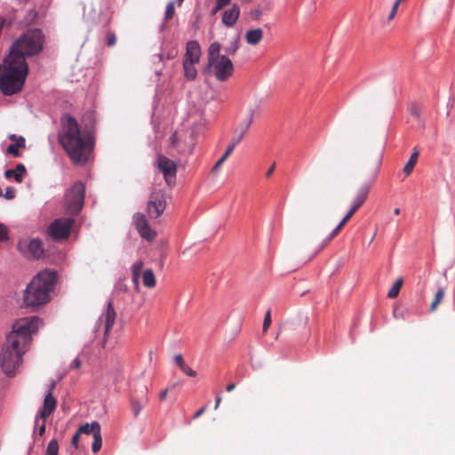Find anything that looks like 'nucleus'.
I'll return each mask as SVG.
<instances>
[{
	"label": "nucleus",
	"mask_w": 455,
	"mask_h": 455,
	"mask_svg": "<svg viewBox=\"0 0 455 455\" xmlns=\"http://www.w3.org/2000/svg\"><path fill=\"white\" fill-rule=\"evenodd\" d=\"M78 431L79 433L84 435L92 434V436H94L95 433L100 432V425L97 421H93L92 423H85L79 427Z\"/></svg>",
	"instance_id": "412c9836"
},
{
	"label": "nucleus",
	"mask_w": 455,
	"mask_h": 455,
	"mask_svg": "<svg viewBox=\"0 0 455 455\" xmlns=\"http://www.w3.org/2000/svg\"><path fill=\"white\" fill-rule=\"evenodd\" d=\"M308 321H309V319L307 316H300V317L297 318L291 323L293 330H299L300 328L306 329L308 324Z\"/></svg>",
	"instance_id": "473e14b6"
},
{
	"label": "nucleus",
	"mask_w": 455,
	"mask_h": 455,
	"mask_svg": "<svg viewBox=\"0 0 455 455\" xmlns=\"http://www.w3.org/2000/svg\"><path fill=\"white\" fill-rule=\"evenodd\" d=\"M170 140H171V145L173 148H178V150L180 152H181V153H188V154L192 153V150H193V147L192 146H190L188 148H186L184 147H180V137H179L177 132L172 134V136L171 137Z\"/></svg>",
	"instance_id": "c85d7f7f"
},
{
	"label": "nucleus",
	"mask_w": 455,
	"mask_h": 455,
	"mask_svg": "<svg viewBox=\"0 0 455 455\" xmlns=\"http://www.w3.org/2000/svg\"><path fill=\"white\" fill-rule=\"evenodd\" d=\"M116 37L115 34L109 33L107 37V44L108 46H114L116 44Z\"/></svg>",
	"instance_id": "09e8293b"
},
{
	"label": "nucleus",
	"mask_w": 455,
	"mask_h": 455,
	"mask_svg": "<svg viewBox=\"0 0 455 455\" xmlns=\"http://www.w3.org/2000/svg\"><path fill=\"white\" fill-rule=\"evenodd\" d=\"M263 38V30L261 28H255L248 30L245 34V40L251 45L258 44Z\"/></svg>",
	"instance_id": "aec40b11"
},
{
	"label": "nucleus",
	"mask_w": 455,
	"mask_h": 455,
	"mask_svg": "<svg viewBox=\"0 0 455 455\" xmlns=\"http://www.w3.org/2000/svg\"><path fill=\"white\" fill-rule=\"evenodd\" d=\"M231 0H217L213 12H217L218 11L224 8L226 5L229 4Z\"/></svg>",
	"instance_id": "37998d69"
},
{
	"label": "nucleus",
	"mask_w": 455,
	"mask_h": 455,
	"mask_svg": "<svg viewBox=\"0 0 455 455\" xmlns=\"http://www.w3.org/2000/svg\"><path fill=\"white\" fill-rule=\"evenodd\" d=\"M142 267L143 262L141 260L136 261L132 267V283H134L136 289L139 288V279Z\"/></svg>",
	"instance_id": "b1692460"
},
{
	"label": "nucleus",
	"mask_w": 455,
	"mask_h": 455,
	"mask_svg": "<svg viewBox=\"0 0 455 455\" xmlns=\"http://www.w3.org/2000/svg\"><path fill=\"white\" fill-rule=\"evenodd\" d=\"M240 15V7L237 4H234L230 9L226 10L222 15V22L226 27H233Z\"/></svg>",
	"instance_id": "4468645a"
},
{
	"label": "nucleus",
	"mask_w": 455,
	"mask_h": 455,
	"mask_svg": "<svg viewBox=\"0 0 455 455\" xmlns=\"http://www.w3.org/2000/svg\"><path fill=\"white\" fill-rule=\"evenodd\" d=\"M80 435H82L81 433H79V431L77 430V432L73 435L72 437V440H71V443L72 445H74L76 448H77L78 446V442H79V436Z\"/></svg>",
	"instance_id": "3c124183"
},
{
	"label": "nucleus",
	"mask_w": 455,
	"mask_h": 455,
	"mask_svg": "<svg viewBox=\"0 0 455 455\" xmlns=\"http://www.w3.org/2000/svg\"><path fill=\"white\" fill-rule=\"evenodd\" d=\"M157 167L163 172L164 180L169 186L175 183L177 165L164 156H159L157 158Z\"/></svg>",
	"instance_id": "1a4fd4ad"
},
{
	"label": "nucleus",
	"mask_w": 455,
	"mask_h": 455,
	"mask_svg": "<svg viewBox=\"0 0 455 455\" xmlns=\"http://www.w3.org/2000/svg\"><path fill=\"white\" fill-rule=\"evenodd\" d=\"M184 0H178L179 4L180 5Z\"/></svg>",
	"instance_id": "774afa93"
},
{
	"label": "nucleus",
	"mask_w": 455,
	"mask_h": 455,
	"mask_svg": "<svg viewBox=\"0 0 455 455\" xmlns=\"http://www.w3.org/2000/svg\"><path fill=\"white\" fill-rule=\"evenodd\" d=\"M57 272L52 269H44L37 273L30 281V311L48 303L50 294L53 291L57 283Z\"/></svg>",
	"instance_id": "20e7f679"
},
{
	"label": "nucleus",
	"mask_w": 455,
	"mask_h": 455,
	"mask_svg": "<svg viewBox=\"0 0 455 455\" xmlns=\"http://www.w3.org/2000/svg\"><path fill=\"white\" fill-rule=\"evenodd\" d=\"M101 445H102L101 433L100 432L95 433L94 436H93V443L92 445V452L93 453L99 452L100 450L101 449Z\"/></svg>",
	"instance_id": "72a5a7b5"
},
{
	"label": "nucleus",
	"mask_w": 455,
	"mask_h": 455,
	"mask_svg": "<svg viewBox=\"0 0 455 455\" xmlns=\"http://www.w3.org/2000/svg\"><path fill=\"white\" fill-rule=\"evenodd\" d=\"M8 239V228L3 223H0V242L6 241Z\"/></svg>",
	"instance_id": "79ce46f5"
},
{
	"label": "nucleus",
	"mask_w": 455,
	"mask_h": 455,
	"mask_svg": "<svg viewBox=\"0 0 455 455\" xmlns=\"http://www.w3.org/2000/svg\"><path fill=\"white\" fill-rule=\"evenodd\" d=\"M403 285V278H398L388 291L387 297L390 299H395L398 296L400 289Z\"/></svg>",
	"instance_id": "c756f323"
},
{
	"label": "nucleus",
	"mask_w": 455,
	"mask_h": 455,
	"mask_svg": "<svg viewBox=\"0 0 455 455\" xmlns=\"http://www.w3.org/2000/svg\"><path fill=\"white\" fill-rule=\"evenodd\" d=\"M30 256L37 259L44 258L45 250L39 239L30 240Z\"/></svg>",
	"instance_id": "6ab92c4d"
},
{
	"label": "nucleus",
	"mask_w": 455,
	"mask_h": 455,
	"mask_svg": "<svg viewBox=\"0 0 455 455\" xmlns=\"http://www.w3.org/2000/svg\"><path fill=\"white\" fill-rule=\"evenodd\" d=\"M221 45L219 42L210 44L207 52L206 71L220 82L228 80L234 73V65L226 55L220 54Z\"/></svg>",
	"instance_id": "39448f33"
},
{
	"label": "nucleus",
	"mask_w": 455,
	"mask_h": 455,
	"mask_svg": "<svg viewBox=\"0 0 455 455\" xmlns=\"http://www.w3.org/2000/svg\"><path fill=\"white\" fill-rule=\"evenodd\" d=\"M84 185L76 182L66 194V208L69 214H77L84 206Z\"/></svg>",
	"instance_id": "423d86ee"
},
{
	"label": "nucleus",
	"mask_w": 455,
	"mask_h": 455,
	"mask_svg": "<svg viewBox=\"0 0 455 455\" xmlns=\"http://www.w3.org/2000/svg\"><path fill=\"white\" fill-rule=\"evenodd\" d=\"M4 197L6 199H12L14 197V191L12 188H8L5 191Z\"/></svg>",
	"instance_id": "864d4df0"
},
{
	"label": "nucleus",
	"mask_w": 455,
	"mask_h": 455,
	"mask_svg": "<svg viewBox=\"0 0 455 455\" xmlns=\"http://www.w3.org/2000/svg\"><path fill=\"white\" fill-rule=\"evenodd\" d=\"M56 407V399L53 397L52 392H49L44 401L43 408L40 411V416L42 419H46Z\"/></svg>",
	"instance_id": "dca6fc26"
},
{
	"label": "nucleus",
	"mask_w": 455,
	"mask_h": 455,
	"mask_svg": "<svg viewBox=\"0 0 455 455\" xmlns=\"http://www.w3.org/2000/svg\"><path fill=\"white\" fill-rule=\"evenodd\" d=\"M174 361L176 364L180 367V369L185 364L184 359L181 355H176L174 356Z\"/></svg>",
	"instance_id": "8fccbe9b"
},
{
	"label": "nucleus",
	"mask_w": 455,
	"mask_h": 455,
	"mask_svg": "<svg viewBox=\"0 0 455 455\" xmlns=\"http://www.w3.org/2000/svg\"><path fill=\"white\" fill-rule=\"evenodd\" d=\"M238 50V42L235 41L230 46L225 49L228 54H235Z\"/></svg>",
	"instance_id": "de8ad7c7"
},
{
	"label": "nucleus",
	"mask_w": 455,
	"mask_h": 455,
	"mask_svg": "<svg viewBox=\"0 0 455 455\" xmlns=\"http://www.w3.org/2000/svg\"><path fill=\"white\" fill-rule=\"evenodd\" d=\"M408 110H409L411 116L415 117L417 120H419L421 108L418 104L411 103L408 107Z\"/></svg>",
	"instance_id": "f704fd0d"
},
{
	"label": "nucleus",
	"mask_w": 455,
	"mask_h": 455,
	"mask_svg": "<svg viewBox=\"0 0 455 455\" xmlns=\"http://www.w3.org/2000/svg\"><path fill=\"white\" fill-rule=\"evenodd\" d=\"M168 392H169V390H168V388H166L159 394V398L161 401H164L166 399Z\"/></svg>",
	"instance_id": "052dcab7"
},
{
	"label": "nucleus",
	"mask_w": 455,
	"mask_h": 455,
	"mask_svg": "<svg viewBox=\"0 0 455 455\" xmlns=\"http://www.w3.org/2000/svg\"><path fill=\"white\" fill-rule=\"evenodd\" d=\"M275 164H273L269 167V169L267 170V173H266L267 178H269V177L273 174V172H274V171H275Z\"/></svg>",
	"instance_id": "680f3d73"
},
{
	"label": "nucleus",
	"mask_w": 455,
	"mask_h": 455,
	"mask_svg": "<svg viewBox=\"0 0 455 455\" xmlns=\"http://www.w3.org/2000/svg\"><path fill=\"white\" fill-rule=\"evenodd\" d=\"M360 207H361V206L357 205L356 204H355V203L353 202V203H352V205H351V207H350V209H349V211H348V212H349L352 215H354V214L356 212V211H357Z\"/></svg>",
	"instance_id": "13d9d810"
},
{
	"label": "nucleus",
	"mask_w": 455,
	"mask_h": 455,
	"mask_svg": "<svg viewBox=\"0 0 455 455\" xmlns=\"http://www.w3.org/2000/svg\"><path fill=\"white\" fill-rule=\"evenodd\" d=\"M18 250L26 256L28 253V244L27 242H19L17 244Z\"/></svg>",
	"instance_id": "c03bdc74"
},
{
	"label": "nucleus",
	"mask_w": 455,
	"mask_h": 455,
	"mask_svg": "<svg viewBox=\"0 0 455 455\" xmlns=\"http://www.w3.org/2000/svg\"><path fill=\"white\" fill-rule=\"evenodd\" d=\"M136 228L141 237L148 242L153 241L156 236V233L149 227L144 215H139L136 218Z\"/></svg>",
	"instance_id": "9b49d317"
},
{
	"label": "nucleus",
	"mask_w": 455,
	"mask_h": 455,
	"mask_svg": "<svg viewBox=\"0 0 455 455\" xmlns=\"http://www.w3.org/2000/svg\"><path fill=\"white\" fill-rule=\"evenodd\" d=\"M73 225V218L56 219L49 226L47 233L54 241L64 240L68 238Z\"/></svg>",
	"instance_id": "0eeeda50"
},
{
	"label": "nucleus",
	"mask_w": 455,
	"mask_h": 455,
	"mask_svg": "<svg viewBox=\"0 0 455 455\" xmlns=\"http://www.w3.org/2000/svg\"><path fill=\"white\" fill-rule=\"evenodd\" d=\"M418 158H419V152L414 151L411 155L409 161L404 165L403 170L406 176H409L412 172V171L418 162Z\"/></svg>",
	"instance_id": "bb28decb"
},
{
	"label": "nucleus",
	"mask_w": 455,
	"mask_h": 455,
	"mask_svg": "<svg viewBox=\"0 0 455 455\" xmlns=\"http://www.w3.org/2000/svg\"><path fill=\"white\" fill-rule=\"evenodd\" d=\"M352 216L353 215L349 212H347L343 218H345L347 220H349L352 218Z\"/></svg>",
	"instance_id": "69168bd1"
},
{
	"label": "nucleus",
	"mask_w": 455,
	"mask_h": 455,
	"mask_svg": "<svg viewBox=\"0 0 455 455\" xmlns=\"http://www.w3.org/2000/svg\"><path fill=\"white\" fill-rule=\"evenodd\" d=\"M270 324H271V311L268 309L265 314V317H264V321H263L262 330H263L264 333L267 332Z\"/></svg>",
	"instance_id": "a19ab883"
},
{
	"label": "nucleus",
	"mask_w": 455,
	"mask_h": 455,
	"mask_svg": "<svg viewBox=\"0 0 455 455\" xmlns=\"http://www.w3.org/2000/svg\"><path fill=\"white\" fill-rule=\"evenodd\" d=\"M201 56L200 45L196 41H189L187 44L186 54L183 61L198 63Z\"/></svg>",
	"instance_id": "ddd939ff"
},
{
	"label": "nucleus",
	"mask_w": 455,
	"mask_h": 455,
	"mask_svg": "<svg viewBox=\"0 0 455 455\" xmlns=\"http://www.w3.org/2000/svg\"><path fill=\"white\" fill-rule=\"evenodd\" d=\"M445 295V291L443 288H439L435 292L434 299L430 304V311L434 312L437 309L439 304L443 301Z\"/></svg>",
	"instance_id": "cd10ccee"
},
{
	"label": "nucleus",
	"mask_w": 455,
	"mask_h": 455,
	"mask_svg": "<svg viewBox=\"0 0 455 455\" xmlns=\"http://www.w3.org/2000/svg\"><path fill=\"white\" fill-rule=\"evenodd\" d=\"M195 64L196 63H192L189 61H183L184 75L186 78L188 80H194L197 76V71L195 67Z\"/></svg>",
	"instance_id": "a878e982"
},
{
	"label": "nucleus",
	"mask_w": 455,
	"mask_h": 455,
	"mask_svg": "<svg viewBox=\"0 0 455 455\" xmlns=\"http://www.w3.org/2000/svg\"><path fill=\"white\" fill-rule=\"evenodd\" d=\"M28 284H27V286H26V288L24 290V305L26 307L28 306Z\"/></svg>",
	"instance_id": "6e6d98bb"
},
{
	"label": "nucleus",
	"mask_w": 455,
	"mask_h": 455,
	"mask_svg": "<svg viewBox=\"0 0 455 455\" xmlns=\"http://www.w3.org/2000/svg\"><path fill=\"white\" fill-rule=\"evenodd\" d=\"M206 411V407L205 406H203L202 408H200L194 415L193 419H197L199 418L203 413H204V411Z\"/></svg>",
	"instance_id": "bf43d9fd"
},
{
	"label": "nucleus",
	"mask_w": 455,
	"mask_h": 455,
	"mask_svg": "<svg viewBox=\"0 0 455 455\" xmlns=\"http://www.w3.org/2000/svg\"><path fill=\"white\" fill-rule=\"evenodd\" d=\"M52 0H42V3L38 8L37 11L35 12V18L39 17L40 15L44 14L47 9V7L50 5Z\"/></svg>",
	"instance_id": "58836bf2"
},
{
	"label": "nucleus",
	"mask_w": 455,
	"mask_h": 455,
	"mask_svg": "<svg viewBox=\"0 0 455 455\" xmlns=\"http://www.w3.org/2000/svg\"><path fill=\"white\" fill-rule=\"evenodd\" d=\"M360 207H361V206L357 205L356 204H355V203L353 202V203H352V205H351V207H350V209H349V211H348V212H349L352 215H354V214L356 212V211H357Z\"/></svg>",
	"instance_id": "4d7b16f0"
},
{
	"label": "nucleus",
	"mask_w": 455,
	"mask_h": 455,
	"mask_svg": "<svg viewBox=\"0 0 455 455\" xmlns=\"http://www.w3.org/2000/svg\"><path fill=\"white\" fill-rule=\"evenodd\" d=\"M10 139L15 141L13 144L8 146L6 151L8 154L12 155L13 156H19V148H24L26 147V140L24 137L16 138L15 135H11Z\"/></svg>",
	"instance_id": "f3484780"
},
{
	"label": "nucleus",
	"mask_w": 455,
	"mask_h": 455,
	"mask_svg": "<svg viewBox=\"0 0 455 455\" xmlns=\"http://www.w3.org/2000/svg\"><path fill=\"white\" fill-rule=\"evenodd\" d=\"M252 123V116H251L248 120L242 123L235 132V134L231 140V142L228 146L226 152L222 156L223 158L227 159L234 151L236 145H238L241 140L243 139L244 135L248 132L251 124Z\"/></svg>",
	"instance_id": "9d476101"
},
{
	"label": "nucleus",
	"mask_w": 455,
	"mask_h": 455,
	"mask_svg": "<svg viewBox=\"0 0 455 455\" xmlns=\"http://www.w3.org/2000/svg\"><path fill=\"white\" fill-rule=\"evenodd\" d=\"M44 35L40 29H30V57L36 55L44 48Z\"/></svg>",
	"instance_id": "f8f14e48"
},
{
	"label": "nucleus",
	"mask_w": 455,
	"mask_h": 455,
	"mask_svg": "<svg viewBox=\"0 0 455 455\" xmlns=\"http://www.w3.org/2000/svg\"><path fill=\"white\" fill-rule=\"evenodd\" d=\"M370 191V185H363L362 186L355 196L353 202L359 206H362L363 203L366 201L368 197V194Z\"/></svg>",
	"instance_id": "4be33fe9"
},
{
	"label": "nucleus",
	"mask_w": 455,
	"mask_h": 455,
	"mask_svg": "<svg viewBox=\"0 0 455 455\" xmlns=\"http://www.w3.org/2000/svg\"><path fill=\"white\" fill-rule=\"evenodd\" d=\"M35 427H38L37 433L42 436L45 432V419H42L41 416L37 417L35 420Z\"/></svg>",
	"instance_id": "c9c22d12"
},
{
	"label": "nucleus",
	"mask_w": 455,
	"mask_h": 455,
	"mask_svg": "<svg viewBox=\"0 0 455 455\" xmlns=\"http://www.w3.org/2000/svg\"><path fill=\"white\" fill-rule=\"evenodd\" d=\"M59 452V444L56 440H52L46 450V455H58Z\"/></svg>",
	"instance_id": "e433bc0d"
},
{
	"label": "nucleus",
	"mask_w": 455,
	"mask_h": 455,
	"mask_svg": "<svg viewBox=\"0 0 455 455\" xmlns=\"http://www.w3.org/2000/svg\"><path fill=\"white\" fill-rule=\"evenodd\" d=\"M381 161H382V154L379 153V156H377V158L375 159V162L373 164V167H372V170H371V179L374 180L377 176V172H378V170L381 164Z\"/></svg>",
	"instance_id": "4c0bfd02"
},
{
	"label": "nucleus",
	"mask_w": 455,
	"mask_h": 455,
	"mask_svg": "<svg viewBox=\"0 0 455 455\" xmlns=\"http://www.w3.org/2000/svg\"><path fill=\"white\" fill-rule=\"evenodd\" d=\"M28 55V32L17 39L5 58L0 70V91L4 95L20 92L25 83L28 66L26 57Z\"/></svg>",
	"instance_id": "f257e3e1"
},
{
	"label": "nucleus",
	"mask_w": 455,
	"mask_h": 455,
	"mask_svg": "<svg viewBox=\"0 0 455 455\" xmlns=\"http://www.w3.org/2000/svg\"><path fill=\"white\" fill-rule=\"evenodd\" d=\"M82 365V362L79 358L74 359V361L71 363V367L74 369H79Z\"/></svg>",
	"instance_id": "5fc2aeb1"
},
{
	"label": "nucleus",
	"mask_w": 455,
	"mask_h": 455,
	"mask_svg": "<svg viewBox=\"0 0 455 455\" xmlns=\"http://www.w3.org/2000/svg\"><path fill=\"white\" fill-rule=\"evenodd\" d=\"M115 320H116V312H115L112 303L109 302L108 305V307H107V311L105 314V319H104L105 331H104V341L102 344L103 347H105V339H106L107 336L108 335L109 331H111L114 323H115Z\"/></svg>",
	"instance_id": "2eb2a0df"
},
{
	"label": "nucleus",
	"mask_w": 455,
	"mask_h": 455,
	"mask_svg": "<svg viewBox=\"0 0 455 455\" xmlns=\"http://www.w3.org/2000/svg\"><path fill=\"white\" fill-rule=\"evenodd\" d=\"M28 350V317L13 322L0 350V367L4 374L12 376L23 363Z\"/></svg>",
	"instance_id": "f03ea898"
},
{
	"label": "nucleus",
	"mask_w": 455,
	"mask_h": 455,
	"mask_svg": "<svg viewBox=\"0 0 455 455\" xmlns=\"http://www.w3.org/2000/svg\"><path fill=\"white\" fill-rule=\"evenodd\" d=\"M142 283L147 288H154L156 286V276L152 269H146L142 275Z\"/></svg>",
	"instance_id": "5701e85b"
},
{
	"label": "nucleus",
	"mask_w": 455,
	"mask_h": 455,
	"mask_svg": "<svg viewBox=\"0 0 455 455\" xmlns=\"http://www.w3.org/2000/svg\"><path fill=\"white\" fill-rule=\"evenodd\" d=\"M235 388V384L231 383V384H229V385L227 387V388H226V389H227V391H228V392H231V391H233Z\"/></svg>",
	"instance_id": "0e129e2a"
},
{
	"label": "nucleus",
	"mask_w": 455,
	"mask_h": 455,
	"mask_svg": "<svg viewBox=\"0 0 455 455\" xmlns=\"http://www.w3.org/2000/svg\"><path fill=\"white\" fill-rule=\"evenodd\" d=\"M26 172H27V169H26L25 165L22 164H20L13 170L12 169L6 170L4 172V176L6 179L13 178L17 182H21Z\"/></svg>",
	"instance_id": "a211bd4d"
},
{
	"label": "nucleus",
	"mask_w": 455,
	"mask_h": 455,
	"mask_svg": "<svg viewBox=\"0 0 455 455\" xmlns=\"http://www.w3.org/2000/svg\"><path fill=\"white\" fill-rule=\"evenodd\" d=\"M148 402V395H145L144 399L142 401H140L138 399L132 398L131 400V405L132 410V414L136 418L140 415L143 406Z\"/></svg>",
	"instance_id": "393cba45"
},
{
	"label": "nucleus",
	"mask_w": 455,
	"mask_h": 455,
	"mask_svg": "<svg viewBox=\"0 0 455 455\" xmlns=\"http://www.w3.org/2000/svg\"><path fill=\"white\" fill-rule=\"evenodd\" d=\"M60 142L75 164L85 163L92 152V141L87 132H82L72 116H67Z\"/></svg>",
	"instance_id": "7ed1b4c3"
},
{
	"label": "nucleus",
	"mask_w": 455,
	"mask_h": 455,
	"mask_svg": "<svg viewBox=\"0 0 455 455\" xmlns=\"http://www.w3.org/2000/svg\"><path fill=\"white\" fill-rule=\"evenodd\" d=\"M44 325V322L38 316L30 317V336L37 332L38 329Z\"/></svg>",
	"instance_id": "2f4dec72"
},
{
	"label": "nucleus",
	"mask_w": 455,
	"mask_h": 455,
	"mask_svg": "<svg viewBox=\"0 0 455 455\" xmlns=\"http://www.w3.org/2000/svg\"><path fill=\"white\" fill-rule=\"evenodd\" d=\"M399 4H400V2L395 0V2L394 3V4L392 6V9H391V11L389 12V15L387 17L389 21L392 20L395 18V16L396 15Z\"/></svg>",
	"instance_id": "a18cd8bd"
},
{
	"label": "nucleus",
	"mask_w": 455,
	"mask_h": 455,
	"mask_svg": "<svg viewBox=\"0 0 455 455\" xmlns=\"http://www.w3.org/2000/svg\"><path fill=\"white\" fill-rule=\"evenodd\" d=\"M165 193L159 188H154L148 202V213L150 218H158L165 210Z\"/></svg>",
	"instance_id": "6e6552de"
},
{
	"label": "nucleus",
	"mask_w": 455,
	"mask_h": 455,
	"mask_svg": "<svg viewBox=\"0 0 455 455\" xmlns=\"http://www.w3.org/2000/svg\"><path fill=\"white\" fill-rule=\"evenodd\" d=\"M227 159L223 158L222 156L217 161V163L213 165L212 171L216 172L226 161Z\"/></svg>",
	"instance_id": "603ef678"
},
{
	"label": "nucleus",
	"mask_w": 455,
	"mask_h": 455,
	"mask_svg": "<svg viewBox=\"0 0 455 455\" xmlns=\"http://www.w3.org/2000/svg\"><path fill=\"white\" fill-rule=\"evenodd\" d=\"M394 213L395 215H399L400 214V209L399 208H395V211H394Z\"/></svg>",
	"instance_id": "338daca9"
},
{
	"label": "nucleus",
	"mask_w": 455,
	"mask_h": 455,
	"mask_svg": "<svg viewBox=\"0 0 455 455\" xmlns=\"http://www.w3.org/2000/svg\"><path fill=\"white\" fill-rule=\"evenodd\" d=\"M180 370L189 377L196 376V372L193 369H191L188 365H187L186 363L180 368Z\"/></svg>",
	"instance_id": "49530a36"
},
{
	"label": "nucleus",
	"mask_w": 455,
	"mask_h": 455,
	"mask_svg": "<svg viewBox=\"0 0 455 455\" xmlns=\"http://www.w3.org/2000/svg\"><path fill=\"white\" fill-rule=\"evenodd\" d=\"M220 402H221V396L220 395H217L216 398H215V406H214V409L217 410L220 404Z\"/></svg>",
	"instance_id": "e2e57ef3"
},
{
	"label": "nucleus",
	"mask_w": 455,
	"mask_h": 455,
	"mask_svg": "<svg viewBox=\"0 0 455 455\" xmlns=\"http://www.w3.org/2000/svg\"><path fill=\"white\" fill-rule=\"evenodd\" d=\"M174 13H175L174 4H173V2H170L166 6L164 20L166 21L170 20L173 17Z\"/></svg>",
	"instance_id": "ea45409f"
},
{
	"label": "nucleus",
	"mask_w": 455,
	"mask_h": 455,
	"mask_svg": "<svg viewBox=\"0 0 455 455\" xmlns=\"http://www.w3.org/2000/svg\"><path fill=\"white\" fill-rule=\"evenodd\" d=\"M347 221L348 220L343 218L340 220V222L336 226V228L331 231L329 236L326 238L325 243H330L336 235H338L339 232L342 230V228L345 227V225L347 223Z\"/></svg>",
	"instance_id": "7c9ffc66"
}]
</instances>
